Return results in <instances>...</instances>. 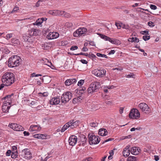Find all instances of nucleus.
Returning a JSON list of instances; mask_svg holds the SVG:
<instances>
[{"mask_svg": "<svg viewBox=\"0 0 161 161\" xmlns=\"http://www.w3.org/2000/svg\"><path fill=\"white\" fill-rule=\"evenodd\" d=\"M14 74L10 72L5 73L2 77V83L4 85L8 86L11 85L14 81Z\"/></svg>", "mask_w": 161, "mask_h": 161, "instance_id": "f257e3e1", "label": "nucleus"}, {"mask_svg": "<svg viewBox=\"0 0 161 161\" xmlns=\"http://www.w3.org/2000/svg\"><path fill=\"white\" fill-rule=\"evenodd\" d=\"M21 59L17 55H14L11 56L8 59V65L10 67H14L19 66Z\"/></svg>", "mask_w": 161, "mask_h": 161, "instance_id": "f03ea898", "label": "nucleus"}, {"mask_svg": "<svg viewBox=\"0 0 161 161\" xmlns=\"http://www.w3.org/2000/svg\"><path fill=\"white\" fill-rule=\"evenodd\" d=\"M88 137L90 145L96 144L98 143L100 141L98 136H95L93 133H89L88 135Z\"/></svg>", "mask_w": 161, "mask_h": 161, "instance_id": "7ed1b4c3", "label": "nucleus"}, {"mask_svg": "<svg viewBox=\"0 0 161 161\" xmlns=\"http://www.w3.org/2000/svg\"><path fill=\"white\" fill-rule=\"evenodd\" d=\"M72 93L69 92L64 93L61 96V103L65 104L71 99L72 97Z\"/></svg>", "mask_w": 161, "mask_h": 161, "instance_id": "20e7f679", "label": "nucleus"}, {"mask_svg": "<svg viewBox=\"0 0 161 161\" xmlns=\"http://www.w3.org/2000/svg\"><path fill=\"white\" fill-rule=\"evenodd\" d=\"M140 114L139 111L136 108L132 109L129 114V117L130 118L136 119L139 118Z\"/></svg>", "mask_w": 161, "mask_h": 161, "instance_id": "39448f33", "label": "nucleus"}, {"mask_svg": "<svg viewBox=\"0 0 161 161\" xmlns=\"http://www.w3.org/2000/svg\"><path fill=\"white\" fill-rule=\"evenodd\" d=\"M106 72L104 69H95L92 71V73L97 76L103 77L105 75Z\"/></svg>", "mask_w": 161, "mask_h": 161, "instance_id": "423d86ee", "label": "nucleus"}, {"mask_svg": "<svg viewBox=\"0 0 161 161\" xmlns=\"http://www.w3.org/2000/svg\"><path fill=\"white\" fill-rule=\"evenodd\" d=\"M138 107L141 110L144 112L146 114H148L150 112V109L147 104L144 103H142L139 104Z\"/></svg>", "mask_w": 161, "mask_h": 161, "instance_id": "0eeeda50", "label": "nucleus"}, {"mask_svg": "<svg viewBox=\"0 0 161 161\" xmlns=\"http://www.w3.org/2000/svg\"><path fill=\"white\" fill-rule=\"evenodd\" d=\"M87 29L84 27L79 28L76 31L73 33V35L75 37H79L82 35L84 36V34L86 32Z\"/></svg>", "mask_w": 161, "mask_h": 161, "instance_id": "6e6552de", "label": "nucleus"}, {"mask_svg": "<svg viewBox=\"0 0 161 161\" xmlns=\"http://www.w3.org/2000/svg\"><path fill=\"white\" fill-rule=\"evenodd\" d=\"M8 127L17 131H23L24 130V128L22 126L15 123H9Z\"/></svg>", "mask_w": 161, "mask_h": 161, "instance_id": "1a4fd4ad", "label": "nucleus"}, {"mask_svg": "<svg viewBox=\"0 0 161 161\" xmlns=\"http://www.w3.org/2000/svg\"><path fill=\"white\" fill-rule=\"evenodd\" d=\"M100 36L102 38L104 39L105 41H109L112 44L116 45L118 44L119 43V40L112 39L106 35L102 34H100Z\"/></svg>", "mask_w": 161, "mask_h": 161, "instance_id": "9d476101", "label": "nucleus"}, {"mask_svg": "<svg viewBox=\"0 0 161 161\" xmlns=\"http://www.w3.org/2000/svg\"><path fill=\"white\" fill-rule=\"evenodd\" d=\"M13 95V94H11L10 95H8L2 99V101L3 104L10 105L12 102V98L11 97Z\"/></svg>", "mask_w": 161, "mask_h": 161, "instance_id": "9b49d317", "label": "nucleus"}, {"mask_svg": "<svg viewBox=\"0 0 161 161\" xmlns=\"http://www.w3.org/2000/svg\"><path fill=\"white\" fill-rule=\"evenodd\" d=\"M77 140V137L75 135L71 136L68 140L69 144L71 146H74L76 144Z\"/></svg>", "mask_w": 161, "mask_h": 161, "instance_id": "f8f14e48", "label": "nucleus"}, {"mask_svg": "<svg viewBox=\"0 0 161 161\" xmlns=\"http://www.w3.org/2000/svg\"><path fill=\"white\" fill-rule=\"evenodd\" d=\"M50 103L51 105H55L59 104H62L61 103V100L58 97L52 98L50 100Z\"/></svg>", "mask_w": 161, "mask_h": 161, "instance_id": "ddd939ff", "label": "nucleus"}, {"mask_svg": "<svg viewBox=\"0 0 161 161\" xmlns=\"http://www.w3.org/2000/svg\"><path fill=\"white\" fill-rule=\"evenodd\" d=\"M90 86L94 92H97L100 87V83L98 82H94L92 83Z\"/></svg>", "mask_w": 161, "mask_h": 161, "instance_id": "4468645a", "label": "nucleus"}, {"mask_svg": "<svg viewBox=\"0 0 161 161\" xmlns=\"http://www.w3.org/2000/svg\"><path fill=\"white\" fill-rule=\"evenodd\" d=\"M59 34L56 32H50L47 36V37L48 39H56L58 37Z\"/></svg>", "mask_w": 161, "mask_h": 161, "instance_id": "2eb2a0df", "label": "nucleus"}, {"mask_svg": "<svg viewBox=\"0 0 161 161\" xmlns=\"http://www.w3.org/2000/svg\"><path fill=\"white\" fill-rule=\"evenodd\" d=\"M69 127L70 129H73L77 126L79 124V120H76L74 121V120H72L68 122Z\"/></svg>", "mask_w": 161, "mask_h": 161, "instance_id": "dca6fc26", "label": "nucleus"}, {"mask_svg": "<svg viewBox=\"0 0 161 161\" xmlns=\"http://www.w3.org/2000/svg\"><path fill=\"white\" fill-rule=\"evenodd\" d=\"M21 153L22 155H24V157L30 159L31 158V153L30 150L28 149H25L23 150Z\"/></svg>", "mask_w": 161, "mask_h": 161, "instance_id": "f3484780", "label": "nucleus"}, {"mask_svg": "<svg viewBox=\"0 0 161 161\" xmlns=\"http://www.w3.org/2000/svg\"><path fill=\"white\" fill-rule=\"evenodd\" d=\"M41 128L38 125H31L30 128L29 130L31 132H34L35 133L40 131Z\"/></svg>", "mask_w": 161, "mask_h": 161, "instance_id": "a211bd4d", "label": "nucleus"}, {"mask_svg": "<svg viewBox=\"0 0 161 161\" xmlns=\"http://www.w3.org/2000/svg\"><path fill=\"white\" fill-rule=\"evenodd\" d=\"M47 19L46 18H42L37 19L36 21L33 23L34 25H36L38 26H41L43 22L46 20Z\"/></svg>", "mask_w": 161, "mask_h": 161, "instance_id": "6ab92c4d", "label": "nucleus"}, {"mask_svg": "<svg viewBox=\"0 0 161 161\" xmlns=\"http://www.w3.org/2000/svg\"><path fill=\"white\" fill-rule=\"evenodd\" d=\"M130 146H126L124 149L123 151V155L125 157H127L130 154V150L129 149Z\"/></svg>", "mask_w": 161, "mask_h": 161, "instance_id": "aec40b11", "label": "nucleus"}, {"mask_svg": "<svg viewBox=\"0 0 161 161\" xmlns=\"http://www.w3.org/2000/svg\"><path fill=\"white\" fill-rule=\"evenodd\" d=\"M39 30L34 28L31 29L28 31V34L31 36H36L37 35Z\"/></svg>", "mask_w": 161, "mask_h": 161, "instance_id": "412c9836", "label": "nucleus"}, {"mask_svg": "<svg viewBox=\"0 0 161 161\" xmlns=\"http://www.w3.org/2000/svg\"><path fill=\"white\" fill-rule=\"evenodd\" d=\"M76 81L77 80L75 79H67L65 81L64 83L66 86H69L72 84L76 83Z\"/></svg>", "mask_w": 161, "mask_h": 161, "instance_id": "4be33fe9", "label": "nucleus"}, {"mask_svg": "<svg viewBox=\"0 0 161 161\" xmlns=\"http://www.w3.org/2000/svg\"><path fill=\"white\" fill-rule=\"evenodd\" d=\"M108 132L107 130L105 129H100L98 131V134L102 136H104L107 135Z\"/></svg>", "mask_w": 161, "mask_h": 161, "instance_id": "5701e85b", "label": "nucleus"}, {"mask_svg": "<svg viewBox=\"0 0 161 161\" xmlns=\"http://www.w3.org/2000/svg\"><path fill=\"white\" fill-rule=\"evenodd\" d=\"M8 104H3L2 105V111L3 113H7L9 109L10 108V106H9Z\"/></svg>", "mask_w": 161, "mask_h": 161, "instance_id": "b1692460", "label": "nucleus"}, {"mask_svg": "<svg viewBox=\"0 0 161 161\" xmlns=\"http://www.w3.org/2000/svg\"><path fill=\"white\" fill-rule=\"evenodd\" d=\"M34 137L35 138L42 139H46V138L45 136L42 134H37L34 135Z\"/></svg>", "mask_w": 161, "mask_h": 161, "instance_id": "393cba45", "label": "nucleus"}, {"mask_svg": "<svg viewBox=\"0 0 161 161\" xmlns=\"http://www.w3.org/2000/svg\"><path fill=\"white\" fill-rule=\"evenodd\" d=\"M61 13H63V11L58 10H53L52 15H61Z\"/></svg>", "mask_w": 161, "mask_h": 161, "instance_id": "a878e982", "label": "nucleus"}, {"mask_svg": "<svg viewBox=\"0 0 161 161\" xmlns=\"http://www.w3.org/2000/svg\"><path fill=\"white\" fill-rule=\"evenodd\" d=\"M69 127V125L68 123H66L62 127V128L61 130V132H64Z\"/></svg>", "mask_w": 161, "mask_h": 161, "instance_id": "bb28decb", "label": "nucleus"}, {"mask_svg": "<svg viewBox=\"0 0 161 161\" xmlns=\"http://www.w3.org/2000/svg\"><path fill=\"white\" fill-rule=\"evenodd\" d=\"M137 147H133L131 148V154L136 155L138 154L137 151H136Z\"/></svg>", "mask_w": 161, "mask_h": 161, "instance_id": "cd10ccee", "label": "nucleus"}, {"mask_svg": "<svg viewBox=\"0 0 161 161\" xmlns=\"http://www.w3.org/2000/svg\"><path fill=\"white\" fill-rule=\"evenodd\" d=\"M42 60L45 63H46L45 64L51 67V66L52 65V64L48 60H47V58H44L42 59Z\"/></svg>", "mask_w": 161, "mask_h": 161, "instance_id": "c85d7f7f", "label": "nucleus"}, {"mask_svg": "<svg viewBox=\"0 0 161 161\" xmlns=\"http://www.w3.org/2000/svg\"><path fill=\"white\" fill-rule=\"evenodd\" d=\"M127 161H136V157L135 156L129 157Z\"/></svg>", "mask_w": 161, "mask_h": 161, "instance_id": "c756f323", "label": "nucleus"}, {"mask_svg": "<svg viewBox=\"0 0 161 161\" xmlns=\"http://www.w3.org/2000/svg\"><path fill=\"white\" fill-rule=\"evenodd\" d=\"M63 13H61V15L64 16V17L67 18H69L70 17V15L69 13H67L63 11Z\"/></svg>", "mask_w": 161, "mask_h": 161, "instance_id": "7c9ffc66", "label": "nucleus"}, {"mask_svg": "<svg viewBox=\"0 0 161 161\" xmlns=\"http://www.w3.org/2000/svg\"><path fill=\"white\" fill-rule=\"evenodd\" d=\"M11 42L14 44H18L19 43V41L16 39L13 38L11 40Z\"/></svg>", "mask_w": 161, "mask_h": 161, "instance_id": "2f4dec72", "label": "nucleus"}, {"mask_svg": "<svg viewBox=\"0 0 161 161\" xmlns=\"http://www.w3.org/2000/svg\"><path fill=\"white\" fill-rule=\"evenodd\" d=\"M18 155V152H12L11 155V157L12 158H16L17 157Z\"/></svg>", "mask_w": 161, "mask_h": 161, "instance_id": "473e14b6", "label": "nucleus"}, {"mask_svg": "<svg viewBox=\"0 0 161 161\" xmlns=\"http://www.w3.org/2000/svg\"><path fill=\"white\" fill-rule=\"evenodd\" d=\"M97 55L98 56V57H102V58H103V57H104L105 58H108V57L107 56L105 55V54H101L100 53H97Z\"/></svg>", "mask_w": 161, "mask_h": 161, "instance_id": "72a5a7b5", "label": "nucleus"}, {"mask_svg": "<svg viewBox=\"0 0 161 161\" xmlns=\"http://www.w3.org/2000/svg\"><path fill=\"white\" fill-rule=\"evenodd\" d=\"M0 51H2L3 53H4L6 54H7L9 53L8 50L7 49H5L3 47H2L1 48Z\"/></svg>", "mask_w": 161, "mask_h": 161, "instance_id": "f704fd0d", "label": "nucleus"}, {"mask_svg": "<svg viewBox=\"0 0 161 161\" xmlns=\"http://www.w3.org/2000/svg\"><path fill=\"white\" fill-rule=\"evenodd\" d=\"M90 126L92 127H95L98 125V123L97 122H92L90 123Z\"/></svg>", "mask_w": 161, "mask_h": 161, "instance_id": "c9c22d12", "label": "nucleus"}, {"mask_svg": "<svg viewBox=\"0 0 161 161\" xmlns=\"http://www.w3.org/2000/svg\"><path fill=\"white\" fill-rule=\"evenodd\" d=\"M19 10V8L17 6H15L13 8V10L11 11V13H14L16 12Z\"/></svg>", "mask_w": 161, "mask_h": 161, "instance_id": "e433bc0d", "label": "nucleus"}, {"mask_svg": "<svg viewBox=\"0 0 161 161\" xmlns=\"http://www.w3.org/2000/svg\"><path fill=\"white\" fill-rule=\"evenodd\" d=\"M80 97V96H79L77 98H74L73 101V102L74 103L78 102L80 101V100H79V99H81Z\"/></svg>", "mask_w": 161, "mask_h": 161, "instance_id": "4c0bfd02", "label": "nucleus"}, {"mask_svg": "<svg viewBox=\"0 0 161 161\" xmlns=\"http://www.w3.org/2000/svg\"><path fill=\"white\" fill-rule=\"evenodd\" d=\"M84 80H81L78 81L77 85L79 86H81L84 84Z\"/></svg>", "mask_w": 161, "mask_h": 161, "instance_id": "58836bf2", "label": "nucleus"}, {"mask_svg": "<svg viewBox=\"0 0 161 161\" xmlns=\"http://www.w3.org/2000/svg\"><path fill=\"white\" fill-rule=\"evenodd\" d=\"M48 93L47 92H44L43 93H40L39 95L40 96L42 97H47L48 96Z\"/></svg>", "mask_w": 161, "mask_h": 161, "instance_id": "ea45409f", "label": "nucleus"}, {"mask_svg": "<svg viewBox=\"0 0 161 161\" xmlns=\"http://www.w3.org/2000/svg\"><path fill=\"white\" fill-rule=\"evenodd\" d=\"M87 92L89 94L92 93L93 92H94V91L92 90V89L91 87L90 86L87 89Z\"/></svg>", "mask_w": 161, "mask_h": 161, "instance_id": "a19ab883", "label": "nucleus"}, {"mask_svg": "<svg viewBox=\"0 0 161 161\" xmlns=\"http://www.w3.org/2000/svg\"><path fill=\"white\" fill-rule=\"evenodd\" d=\"M87 57L91 58H93L96 57V55L93 54H88V56H87Z\"/></svg>", "mask_w": 161, "mask_h": 161, "instance_id": "79ce46f5", "label": "nucleus"}, {"mask_svg": "<svg viewBox=\"0 0 161 161\" xmlns=\"http://www.w3.org/2000/svg\"><path fill=\"white\" fill-rule=\"evenodd\" d=\"M13 34L12 33H10L7 35L6 36V39L7 40H8L9 38L13 37Z\"/></svg>", "mask_w": 161, "mask_h": 161, "instance_id": "37998d69", "label": "nucleus"}, {"mask_svg": "<svg viewBox=\"0 0 161 161\" xmlns=\"http://www.w3.org/2000/svg\"><path fill=\"white\" fill-rule=\"evenodd\" d=\"M74 55H84L86 56H88V53H77V54H74Z\"/></svg>", "mask_w": 161, "mask_h": 161, "instance_id": "c03bdc74", "label": "nucleus"}, {"mask_svg": "<svg viewBox=\"0 0 161 161\" xmlns=\"http://www.w3.org/2000/svg\"><path fill=\"white\" fill-rule=\"evenodd\" d=\"M134 75L133 73H130V74L126 75V76L127 78H134Z\"/></svg>", "mask_w": 161, "mask_h": 161, "instance_id": "a18cd8bd", "label": "nucleus"}, {"mask_svg": "<svg viewBox=\"0 0 161 161\" xmlns=\"http://www.w3.org/2000/svg\"><path fill=\"white\" fill-rule=\"evenodd\" d=\"M12 152H17V147L16 146H13L12 147Z\"/></svg>", "mask_w": 161, "mask_h": 161, "instance_id": "49530a36", "label": "nucleus"}, {"mask_svg": "<svg viewBox=\"0 0 161 161\" xmlns=\"http://www.w3.org/2000/svg\"><path fill=\"white\" fill-rule=\"evenodd\" d=\"M150 36H143V39L145 41L148 40L150 39Z\"/></svg>", "mask_w": 161, "mask_h": 161, "instance_id": "de8ad7c7", "label": "nucleus"}, {"mask_svg": "<svg viewBox=\"0 0 161 161\" xmlns=\"http://www.w3.org/2000/svg\"><path fill=\"white\" fill-rule=\"evenodd\" d=\"M148 25L151 27H153L154 26V25L152 21H149L147 23Z\"/></svg>", "mask_w": 161, "mask_h": 161, "instance_id": "09e8293b", "label": "nucleus"}, {"mask_svg": "<svg viewBox=\"0 0 161 161\" xmlns=\"http://www.w3.org/2000/svg\"><path fill=\"white\" fill-rule=\"evenodd\" d=\"M115 25L117 27V28L118 29H120L121 27L122 24L121 25L120 24L118 23H115Z\"/></svg>", "mask_w": 161, "mask_h": 161, "instance_id": "8fccbe9b", "label": "nucleus"}, {"mask_svg": "<svg viewBox=\"0 0 161 161\" xmlns=\"http://www.w3.org/2000/svg\"><path fill=\"white\" fill-rule=\"evenodd\" d=\"M150 8L153 10H155L157 9V7L156 6L153 4H151L150 6Z\"/></svg>", "mask_w": 161, "mask_h": 161, "instance_id": "3c124183", "label": "nucleus"}, {"mask_svg": "<svg viewBox=\"0 0 161 161\" xmlns=\"http://www.w3.org/2000/svg\"><path fill=\"white\" fill-rule=\"evenodd\" d=\"M77 48H78V47L77 46H73L71 47L70 49L71 50L73 51V50H76V49H77Z\"/></svg>", "mask_w": 161, "mask_h": 161, "instance_id": "603ef678", "label": "nucleus"}, {"mask_svg": "<svg viewBox=\"0 0 161 161\" xmlns=\"http://www.w3.org/2000/svg\"><path fill=\"white\" fill-rule=\"evenodd\" d=\"M32 76L33 77H36L38 76H41L42 75L41 74H36L35 73H33L31 74Z\"/></svg>", "mask_w": 161, "mask_h": 161, "instance_id": "864d4df0", "label": "nucleus"}, {"mask_svg": "<svg viewBox=\"0 0 161 161\" xmlns=\"http://www.w3.org/2000/svg\"><path fill=\"white\" fill-rule=\"evenodd\" d=\"M112 140H113V139L112 138H108L106 140H105L103 141V142H102V144H104L105 142H107L109 141H111Z\"/></svg>", "mask_w": 161, "mask_h": 161, "instance_id": "5fc2aeb1", "label": "nucleus"}, {"mask_svg": "<svg viewBox=\"0 0 161 161\" xmlns=\"http://www.w3.org/2000/svg\"><path fill=\"white\" fill-rule=\"evenodd\" d=\"M92 158L91 157L88 158L84 159L82 160V161H92Z\"/></svg>", "mask_w": 161, "mask_h": 161, "instance_id": "6e6d98bb", "label": "nucleus"}, {"mask_svg": "<svg viewBox=\"0 0 161 161\" xmlns=\"http://www.w3.org/2000/svg\"><path fill=\"white\" fill-rule=\"evenodd\" d=\"M11 153V151L10 150H8L6 153V154L7 156H9Z\"/></svg>", "mask_w": 161, "mask_h": 161, "instance_id": "4d7b16f0", "label": "nucleus"}, {"mask_svg": "<svg viewBox=\"0 0 161 161\" xmlns=\"http://www.w3.org/2000/svg\"><path fill=\"white\" fill-rule=\"evenodd\" d=\"M23 134H24V136H29L30 135L29 133L26 131H24L23 132Z\"/></svg>", "mask_w": 161, "mask_h": 161, "instance_id": "13d9d810", "label": "nucleus"}, {"mask_svg": "<svg viewBox=\"0 0 161 161\" xmlns=\"http://www.w3.org/2000/svg\"><path fill=\"white\" fill-rule=\"evenodd\" d=\"M142 32H143V33H142V34L143 35H149V32L148 31H142Z\"/></svg>", "mask_w": 161, "mask_h": 161, "instance_id": "bf43d9fd", "label": "nucleus"}, {"mask_svg": "<svg viewBox=\"0 0 161 161\" xmlns=\"http://www.w3.org/2000/svg\"><path fill=\"white\" fill-rule=\"evenodd\" d=\"M124 108L123 107H121L119 110V112L120 114H122L123 112Z\"/></svg>", "mask_w": 161, "mask_h": 161, "instance_id": "052dcab7", "label": "nucleus"}, {"mask_svg": "<svg viewBox=\"0 0 161 161\" xmlns=\"http://www.w3.org/2000/svg\"><path fill=\"white\" fill-rule=\"evenodd\" d=\"M134 37L129 38L128 39V41L129 42H134Z\"/></svg>", "mask_w": 161, "mask_h": 161, "instance_id": "680f3d73", "label": "nucleus"}, {"mask_svg": "<svg viewBox=\"0 0 161 161\" xmlns=\"http://www.w3.org/2000/svg\"><path fill=\"white\" fill-rule=\"evenodd\" d=\"M115 51L114 50H111L108 53L109 55L113 54L114 53H115Z\"/></svg>", "mask_w": 161, "mask_h": 161, "instance_id": "e2e57ef3", "label": "nucleus"}, {"mask_svg": "<svg viewBox=\"0 0 161 161\" xmlns=\"http://www.w3.org/2000/svg\"><path fill=\"white\" fill-rule=\"evenodd\" d=\"M114 87V86H107L105 87V88H107L108 89H110L112 88H113Z\"/></svg>", "mask_w": 161, "mask_h": 161, "instance_id": "0e129e2a", "label": "nucleus"}, {"mask_svg": "<svg viewBox=\"0 0 161 161\" xmlns=\"http://www.w3.org/2000/svg\"><path fill=\"white\" fill-rule=\"evenodd\" d=\"M133 40L134 41V42H138L139 41V39L136 37H134Z\"/></svg>", "mask_w": 161, "mask_h": 161, "instance_id": "69168bd1", "label": "nucleus"}, {"mask_svg": "<svg viewBox=\"0 0 161 161\" xmlns=\"http://www.w3.org/2000/svg\"><path fill=\"white\" fill-rule=\"evenodd\" d=\"M82 51L84 52H86L88 51V49L86 47H83L82 49Z\"/></svg>", "mask_w": 161, "mask_h": 161, "instance_id": "338daca9", "label": "nucleus"}, {"mask_svg": "<svg viewBox=\"0 0 161 161\" xmlns=\"http://www.w3.org/2000/svg\"><path fill=\"white\" fill-rule=\"evenodd\" d=\"M80 61L83 64H87V62L84 59H82L80 60Z\"/></svg>", "mask_w": 161, "mask_h": 161, "instance_id": "774afa93", "label": "nucleus"}]
</instances>
